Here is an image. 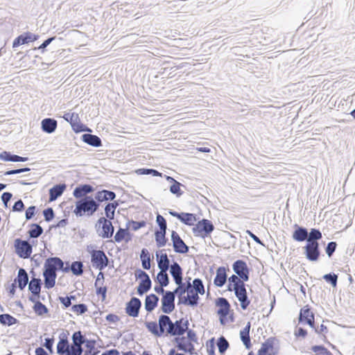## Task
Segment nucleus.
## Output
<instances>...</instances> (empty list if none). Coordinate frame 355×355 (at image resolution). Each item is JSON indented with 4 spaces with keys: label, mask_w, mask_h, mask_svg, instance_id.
<instances>
[{
    "label": "nucleus",
    "mask_w": 355,
    "mask_h": 355,
    "mask_svg": "<svg viewBox=\"0 0 355 355\" xmlns=\"http://www.w3.org/2000/svg\"><path fill=\"white\" fill-rule=\"evenodd\" d=\"M233 291L235 296L240 302L241 309L243 310H246L251 302L248 295L246 284L234 289Z\"/></svg>",
    "instance_id": "obj_15"
},
{
    "label": "nucleus",
    "mask_w": 355,
    "mask_h": 355,
    "mask_svg": "<svg viewBox=\"0 0 355 355\" xmlns=\"http://www.w3.org/2000/svg\"><path fill=\"white\" fill-rule=\"evenodd\" d=\"M171 322H172V320H171V318L168 315H167L166 313L162 314L159 316L158 325H159V328L162 330V336L164 335V334L166 336H167L166 335V329L169 328V327H171Z\"/></svg>",
    "instance_id": "obj_38"
},
{
    "label": "nucleus",
    "mask_w": 355,
    "mask_h": 355,
    "mask_svg": "<svg viewBox=\"0 0 355 355\" xmlns=\"http://www.w3.org/2000/svg\"><path fill=\"white\" fill-rule=\"evenodd\" d=\"M80 139L84 143L92 147L98 148L103 146L101 139L98 136L91 133H84Z\"/></svg>",
    "instance_id": "obj_27"
},
{
    "label": "nucleus",
    "mask_w": 355,
    "mask_h": 355,
    "mask_svg": "<svg viewBox=\"0 0 355 355\" xmlns=\"http://www.w3.org/2000/svg\"><path fill=\"white\" fill-rule=\"evenodd\" d=\"M304 254L307 260L311 262H317L321 256L320 243H306L303 247Z\"/></svg>",
    "instance_id": "obj_7"
},
{
    "label": "nucleus",
    "mask_w": 355,
    "mask_h": 355,
    "mask_svg": "<svg viewBox=\"0 0 355 355\" xmlns=\"http://www.w3.org/2000/svg\"><path fill=\"white\" fill-rule=\"evenodd\" d=\"M84 349L83 346L73 347L71 345V348L69 349H67V352L64 354V355H82Z\"/></svg>",
    "instance_id": "obj_64"
},
{
    "label": "nucleus",
    "mask_w": 355,
    "mask_h": 355,
    "mask_svg": "<svg viewBox=\"0 0 355 355\" xmlns=\"http://www.w3.org/2000/svg\"><path fill=\"white\" fill-rule=\"evenodd\" d=\"M58 122L53 118H45L41 122V129L44 132L51 134L57 128Z\"/></svg>",
    "instance_id": "obj_30"
},
{
    "label": "nucleus",
    "mask_w": 355,
    "mask_h": 355,
    "mask_svg": "<svg viewBox=\"0 0 355 355\" xmlns=\"http://www.w3.org/2000/svg\"><path fill=\"white\" fill-rule=\"evenodd\" d=\"M132 234L126 228H122L119 227V230L114 235V241L116 243H121L122 241H125V243H128L132 240Z\"/></svg>",
    "instance_id": "obj_33"
},
{
    "label": "nucleus",
    "mask_w": 355,
    "mask_h": 355,
    "mask_svg": "<svg viewBox=\"0 0 355 355\" xmlns=\"http://www.w3.org/2000/svg\"><path fill=\"white\" fill-rule=\"evenodd\" d=\"M214 228V225L211 220L202 218L198 221L196 225L194 224L192 232L195 236L205 239L210 236Z\"/></svg>",
    "instance_id": "obj_4"
},
{
    "label": "nucleus",
    "mask_w": 355,
    "mask_h": 355,
    "mask_svg": "<svg viewBox=\"0 0 355 355\" xmlns=\"http://www.w3.org/2000/svg\"><path fill=\"white\" fill-rule=\"evenodd\" d=\"M116 195L115 192L107 189H102L95 193L94 198L97 200L99 206L104 201L114 200Z\"/></svg>",
    "instance_id": "obj_24"
},
{
    "label": "nucleus",
    "mask_w": 355,
    "mask_h": 355,
    "mask_svg": "<svg viewBox=\"0 0 355 355\" xmlns=\"http://www.w3.org/2000/svg\"><path fill=\"white\" fill-rule=\"evenodd\" d=\"M115 210L116 209L112 206V204H110V202L107 203L105 207V218L112 220L114 218Z\"/></svg>",
    "instance_id": "obj_62"
},
{
    "label": "nucleus",
    "mask_w": 355,
    "mask_h": 355,
    "mask_svg": "<svg viewBox=\"0 0 355 355\" xmlns=\"http://www.w3.org/2000/svg\"><path fill=\"white\" fill-rule=\"evenodd\" d=\"M95 228L97 234L103 239H110L113 236L114 227L112 225V220H107L105 217H100L96 223Z\"/></svg>",
    "instance_id": "obj_3"
},
{
    "label": "nucleus",
    "mask_w": 355,
    "mask_h": 355,
    "mask_svg": "<svg viewBox=\"0 0 355 355\" xmlns=\"http://www.w3.org/2000/svg\"><path fill=\"white\" fill-rule=\"evenodd\" d=\"M175 284L177 285V287L171 291V293H173L175 296L177 295L179 299H181L186 293L185 283L183 282V280H180L175 282Z\"/></svg>",
    "instance_id": "obj_51"
},
{
    "label": "nucleus",
    "mask_w": 355,
    "mask_h": 355,
    "mask_svg": "<svg viewBox=\"0 0 355 355\" xmlns=\"http://www.w3.org/2000/svg\"><path fill=\"white\" fill-rule=\"evenodd\" d=\"M28 291L33 292V291H41L42 286V279H31V281H28Z\"/></svg>",
    "instance_id": "obj_58"
},
{
    "label": "nucleus",
    "mask_w": 355,
    "mask_h": 355,
    "mask_svg": "<svg viewBox=\"0 0 355 355\" xmlns=\"http://www.w3.org/2000/svg\"><path fill=\"white\" fill-rule=\"evenodd\" d=\"M199 294L200 293L193 292V293L191 295V297L189 298V297H183L182 298L178 300V304H182L187 306H190L191 307H196L199 304Z\"/></svg>",
    "instance_id": "obj_35"
},
{
    "label": "nucleus",
    "mask_w": 355,
    "mask_h": 355,
    "mask_svg": "<svg viewBox=\"0 0 355 355\" xmlns=\"http://www.w3.org/2000/svg\"><path fill=\"white\" fill-rule=\"evenodd\" d=\"M329 330L326 325L321 324L320 326L317 327V329H315V333L320 335L322 336V340L327 343L330 344L332 347H335L333 345H331L327 340L326 334L328 333Z\"/></svg>",
    "instance_id": "obj_59"
},
{
    "label": "nucleus",
    "mask_w": 355,
    "mask_h": 355,
    "mask_svg": "<svg viewBox=\"0 0 355 355\" xmlns=\"http://www.w3.org/2000/svg\"><path fill=\"white\" fill-rule=\"evenodd\" d=\"M39 35L34 34L31 32L26 31L18 35L12 42V48L16 49L21 45L33 42L39 39Z\"/></svg>",
    "instance_id": "obj_13"
},
{
    "label": "nucleus",
    "mask_w": 355,
    "mask_h": 355,
    "mask_svg": "<svg viewBox=\"0 0 355 355\" xmlns=\"http://www.w3.org/2000/svg\"><path fill=\"white\" fill-rule=\"evenodd\" d=\"M175 296L171 291H168L161 299V311L166 314H170L175 309Z\"/></svg>",
    "instance_id": "obj_11"
},
{
    "label": "nucleus",
    "mask_w": 355,
    "mask_h": 355,
    "mask_svg": "<svg viewBox=\"0 0 355 355\" xmlns=\"http://www.w3.org/2000/svg\"><path fill=\"white\" fill-rule=\"evenodd\" d=\"M185 334H187V336H184V340L183 342L198 343V338L197 334L193 329L188 327Z\"/></svg>",
    "instance_id": "obj_60"
},
{
    "label": "nucleus",
    "mask_w": 355,
    "mask_h": 355,
    "mask_svg": "<svg viewBox=\"0 0 355 355\" xmlns=\"http://www.w3.org/2000/svg\"><path fill=\"white\" fill-rule=\"evenodd\" d=\"M15 252L19 258L28 259L32 254V245L29 240L17 238L14 241Z\"/></svg>",
    "instance_id": "obj_6"
},
{
    "label": "nucleus",
    "mask_w": 355,
    "mask_h": 355,
    "mask_svg": "<svg viewBox=\"0 0 355 355\" xmlns=\"http://www.w3.org/2000/svg\"><path fill=\"white\" fill-rule=\"evenodd\" d=\"M96 340L95 339H87L85 346L87 350L83 355H98L100 351L96 347Z\"/></svg>",
    "instance_id": "obj_45"
},
{
    "label": "nucleus",
    "mask_w": 355,
    "mask_h": 355,
    "mask_svg": "<svg viewBox=\"0 0 355 355\" xmlns=\"http://www.w3.org/2000/svg\"><path fill=\"white\" fill-rule=\"evenodd\" d=\"M140 260L141 262L142 268L144 270H150V254L146 248H143L140 253Z\"/></svg>",
    "instance_id": "obj_44"
},
{
    "label": "nucleus",
    "mask_w": 355,
    "mask_h": 355,
    "mask_svg": "<svg viewBox=\"0 0 355 355\" xmlns=\"http://www.w3.org/2000/svg\"><path fill=\"white\" fill-rule=\"evenodd\" d=\"M154 235L156 245L158 248L164 247L168 241V238L166 236V231H158V230H155Z\"/></svg>",
    "instance_id": "obj_39"
},
{
    "label": "nucleus",
    "mask_w": 355,
    "mask_h": 355,
    "mask_svg": "<svg viewBox=\"0 0 355 355\" xmlns=\"http://www.w3.org/2000/svg\"><path fill=\"white\" fill-rule=\"evenodd\" d=\"M69 333L65 334L62 332L59 336V342L57 344V353L60 355L64 354L67 352V349L71 348L67 335Z\"/></svg>",
    "instance_id": "obj_28"
},
{
    "label": "nucleus",
    "mask_w": 355,
    "mask_h": 355,
    "mask_svg": "<svg viewBox=\"0 0 355 355\" xmlns=\"http://www.w3.org/2000/svg\"><path fill=\"white\" fill-rule=\"evenodd\" d=\"M33 309L36 315L42 316L49 313V309L46 306L42 304L40 301L35 302L33 306Z\"/></svg>",
    "instance_id": "obj_53"
},
{
    "label": "nucleus",
    "mask_w": 355,
    "mask_h": 355,
    "mask_svg": "<svg viewBox=\"0 0 355 355\" xmlns=\"http://www.w3.org/2000/svg\"><path fill=\"white\" fill-rule=\"evenodd\" d=\"M171 240L175 252L178 254H187L189 252V247L184 243L176 231H171Z\"/></svg>",
    "instance_id": "obj_9"
},
{
    "label": "nucleus",
    "mask_w": 355,
    "mask_h": 355,
    "mask_svg": "<svg viewBox=\"0 0 355 355\" xmlns=\"http://www.w3.org/2000/svg\"><path fill=\"white\" fill-rule=\"evenodd\" d=\"M141 305V301L138 297H132L125 304V313L130 317H137Z\"/></svg>",
    "instance_id": "obj_12"
},
{
    "label": "nucleus",
    "mask_w": 355,
    "mask_h": 355,
    "mask_svg": "<svg viewBox=\"0 0 355 355\" xmlns=\"http://www.w3.org/2000/svg\"><path fill=\"white\" fill-rule=\"evenodd\" d=\"M166 250H160L156 252V261L157 263V267L159 270H168L171 267V261L168 257V255L165 252Z\"/></svg>",
    "instance_id": "obj_17"
},
{
    "label": "nucleus",
    "mask_w": 355,
    "mask_h": 355,
    "mask_svg": "<svg viewBox=\"0 0 355 355\" xmlns=\"http://www.w3.org/2000/svg\"><path fill=\"white\" fill-rule=\"evenodd\" d=\"M198 220L197 216L193 213L180 212L179 220L188 226H193Z\"/></svg>",
    "instance_id": "obj_37"
},
{
    "label": "nucleus",
    "mask_w": 355,
    "mask_h": 355,
    "mask_svg": "<svg viewBox=\"0 0 355 355\" xmlns=\"http://www.w3.org/2000/svg\"><path fill=\"white\" fill-rule=\"evenodd\" d=\"M66 189L67 185L64 183L57 184L53 186L49 191V201L53 202L56 200L62 195Z\"/></svg>",
    "instance_id": "obj_25"
},
{
    "label": "nucleus",
    "mask_w": 355,
    "mask_h": 355,
    "mask_svg": "<svg viewBox=\"0 0 355 355\" xmlns=\"http://www.w3.org/2000/svg\"><path fill=\"white\" fill-rule=\"evenodd\" d=\"M99 204L95 198L92 196H86L76 202V208L73 213L78 217H81L84 215L92 216L99 209Z\"/></svg>",
    "instance_id": "obj_1"
},
{
    "label": "nucleus",
    "mask_w": 355,
    "mask_h": 355,
    "mask_svg": "<svg viewBox=\"0 0 355 355\" xmlns=\"http://www.w3.org/2000/svg\"><path fill=\"white\" fill-rule=\"evenodd\" d=\"M91 263L94 268L103 270L110 265V259L103 250H98L91 257Z\"/></svg>",
    "instance_id": "obj_8"
},
{
    "label": "nucleus",
    "mask_w": 355,
    "mask_h": 355,
    "mask_svg": "<svg viewBox=\"0 0 355 355\" xmlns=\"http://www.w3.org/2000/svg\"><path fill=\"white\" fill-rule=\"evenodd\" d=\"M152 287V281L150 277H148L139 281V285L137 287V293L139 296H142L148 292Z\"/></svg>",
    "instance_id": "obj_36"
},
{
    "label": "nucleus",
    "mask_w": 355,
    "mask_h": 355,
    "mask_svg": "<svg viewBox=\"0 0 355 355\" xmlns=\"http://www.w3.org/2000/svg\"><path fill=\"white\" fill-rule=\"evenodd\" d=\"M294 231L292 234V238L294 241L297 242H306L307 236L309 235L308 230L303 227L300 226L298 224H295L293 225Z\"/></svg>",
    "instance_id": "obj_20"
},
{
    "label": "nucleus",
    "mask_w": 355,
    "mask_h": 355,
    "mask_svg": "<svg viewBox=\"0 0 355 355\" xmlns=\"http://www.w3.org/2000/svg\"><path fill=\"white\" fill-rule=\"evenodd\" d=\"M149 332L156 337H162V330L159 328L158 323L156 321H146L144 323Z\"/></svg>",
    "instance_id": "obj_46"
},
{
    "label": "nucleus",
    "mask_w": 355,
    "mask_h": 355,
    "mask_svg": "<svg viewBox=\"0 0 355 355\" xmlns=\"http://www.w3.org/2000/svg\"><path fill=\"white\" fill-rule=\"evenodd\" d=\"M246 282L241 279L238 275L233 274L228 278L227 291H232L239 287L245 285V282Z\"/></svg>",
    "instance_id": "obj_34"
},
{
    "label": "nucleus",
    "mask_w": 355,
    "mask_h": 355,
    "mask_svg": "<svg viewBox=\"0 0 355 355\" xmlns=\"http://www.w3.org/2000/svg\"><path fill=\"white\" fill-rule=\"evenodd\" d=\"M87 339L81 331H76L73 332L71 336L72 345L74 347L83 346V345H85Z\"/></svg>",
    "instance_id": "obj_40"
},
{
    "label": "nucleus",
    "mask_w": 355,
    "mask_h": 355,
    "mask_svg": "<svg viewBox=\"0 0 355 355\" xmlns=\"http://www.w3.org/2000/svg\"><path fill=\"white\" fill-rule=\"evenodd\" d=\"M215 304L219 308L216 311L218 315H225V313H229L231 305L226 298L223 297L216 298Z\"/></svg>",
    "instance_id": "obj_29"
},
{
    "label": "nucleus",
    "mask_w": 355,
    "mask_h": 355,
    "mask_svg": "<svg viewBox=\"0 0 355 355\" xmlns=\"http://www.w3.org/2000/svg\"><path fill=\"white\" fill-rule=\"evenodd\" d=\"M28 279V274L26 272V270L23 268H20L18 270L17 277L14 279V283H15L16 284L21 283L28 284L29 281Z\"/></svg>",
    "instance_id": "obj_48"
},
{
    "label": "nucleus",
    "mask_w": 355,
    "mask_h": 355,
    "mask_svg": "<svg viewBox=\"0 0 355 355\" xmlns=\"http://www.w3.org/2000/svg\"><path fill=\"white\" fill-rule=\"evenodd\" d=\"M71 310L76 313L77 315H83L85 313L87 310V306L85 304L80 303L71 306Z\"/></svg>",
    "instance_id": "obj_61"
},
{
    "label": "nucleus",
    "mask_w": 355,
    "mask_h": 355,
    "mask_svg": "<svg viewBox=\"0 0 355 355\" xmlns=\"http://www.w3.org/2000/svg\"><path fill=\"white\" fill-rule=\"evenodd\" d=\"M311 349L315 353L316 355H333V354L322 345H313Z\"/></svg>",
    "instance_id": "obj_55"
},
{
    "label": "nucleus",
    "mask_w": 355,
    "mask_h": 355,
    "mask_svg": "<svg viewBox=\"0 0 355 355\" xmlns=\"http://www.w3.org/2000/svg\"><path fill=\"white\" fill-rule=\"evenodd\" d=\"M338 275L331 272L323 275L322 279L327 283L330 284L332 287L336 288L338 284Z\"/></svg>",
    "instance_id": "obj_56"
},
{
    "label": "nucleus",
    "mask_w": 355,
    "mask_h": 355,
    "mask_svg": "<svg viewBox=\"0 0 355 355\" xmlns=\"http://www.w3.org/2000/svg\"><path fill=\"white\" fill-rule=\"evenodd\" d=\"M167 271L168 270H159L155 279V280L162 286V287H166L170 283V279Z\"/></svg>",
    "instance_id": "obj_47"
},
{
    "label": "nucleus",
    "mask_w": 355,
    "mask_h": 355,
    "mask_svg": "<svg viewBox=\"0 0 355 355\" xmlns=\"http://www.w3.org/2000/svg\"><path fill=\"white\" fill-rule=\"evenodd\" d=\"M193 291L200 293V295H204L205 293V286L203 284V282L200 278H195L193 280Z\"/></svg>",
    "instance_id": "obj_54"
},
{
    "label": "nucleus",
    "mask_w": 355,
    "mask_h": 355,
    "mask_svg": "<svg viewBox=\"0 0 355 355\" xmlns=\"http://www.w3.org/2000/svg\"><path fill=\"white\" fill-rule=\"evenodd\" d=\"M337 246L338 244L336 241H330L327 244L324 250L329 258H331L333 256L336 250Z\"/></svg>",
    "instance_id": "obj_63"
},
{
    "label": "nucleus",
    "mask_w": 355,
    "mask_h": 355,
    "mask_svg": "<svg viewBox=\"0 0 355 355\" xmlns=\"http://www.w3.org/2000/svg\"><path fill=\"white\" fill-rule=\"evenodd\" d=\"M181 187H185L184 185L177 181L170 186L169 191L171 193L175 195L177 198H180L183 194Z\"/></svg>",
    "instance_id": "obj_57"
},
{
    "label": "nucleus",
    "mask_w": 355,
    "mask_h": 355,
    "mask_svg": "<svg viewBox=\"0 0 355 355\" xmlns=\"http://www.w3.org/2000/svg\"><path fill=\"white\" fill-rule=\"evenodd\" d=\"M19 323V320L9 313H3L0 315V324L3 326L10 327Z\"/></svg>",
    "instance_id": "obj_41"
},
{
    "label": "nucleus",
    "mask_w": 355,
    "mask_h": 355,
    "mask_svg": "<svg viewBox=\"0 0 355 355\" xmlns=\"http://www.w3.org/2000/svg\"><path fill=\"white\" fill-rule=\"evenodd\" d=\"M44 284L46 289H51L55 285L57 273L44 266L43 272Z\"/></svg>",
    "instance_id": "obj_18"
},
{
    "label": "nucleus",
    "mask_w": 355,
    "mask_h": 355,
    "mask_svg": "<svg viewBox=\"0 0 355 355\" xmlns=\"http://www.w3.org/2000/svg\"><path fill=\"white\" fill-rule=\"evenodd\" d=\"M71 128L76 133L92 132V130L90 128L80 121V118H78V119L72 124Z\"/></svg>",
    "instance_id": "obj_49"
},
{
    "label": "nucleus",
    "mask_w": 355,
    "mask_h": 355,
    "mask_svg": "<svg viewBox=\"0 0 355 355\" xmlns=\"http://www.w3.org/2000/svg\"><path fill=\"white\" fill-rule=\"evenodd\" d=\"M64 264H66V263L60 257H50L45 260L44 266L56 273L58 271H61L65 273Z\"/></svg>",
    "instance_id": "obj_14"
},
{
    "label": "nucleus",
    "mask_w": 355,
    "mask_h": 355,
    "mask_svg": "<svg viewBox=\"0 0 355 355\" xmlns=\"http://www.w3.org/2000/svg\"><path fill=\"white\" fill-rule=\"evenodd\" d=\"M232 269L234 273L238 275L241 279L244 281L249 280L250 269L244 260H236L232 264Z\"/></svg>",
    "instance_id": "obj_10"
},
{
    "label": "nucleus",
    "mask_w": 355,
    "mask_h": 355,
    "mask_svg": "<svg viewBox=\"0 0 355 355\" xmlns=\"http://www.w3.org/2000/svg\"><path fill=\"white\" fill-rule=\"evenodd\" d=\"M94 191V188L89 184H83L78 185L73 191V196L76 199H80L89 193H92Z\"/></svg>",
    "instance_id": "obj_21"
},
{
    "label": "nucleus",
    "mask_w": 355,
    "mask_h": 355,
    "mask_svg": "<svg viewBox=\"0 0 355 355\" xmlns=\"http://www.w3.org/2000/svg\"><path fill=\"white\" fill-rule=\"evenodd\" d=\"M168 270L174 282L183 280V269L177 261H173Z\"/></svg>",
    "instance_id": "obj_31"
},
{
    "label": "nucleus",
    "mask_w": 355,
    "mask_h": 355,
    "mask_svg": "<svg viewBox=\"0 0 355 355\" xmlns=\"http://www.w3.org/2000/svg\"><path fill=\"white\" fill-rule=\"evenodd\" d=\"M315 314L311 311V307L307 304L300 310L298 322L300 324H305L311 323V320H314Z\"/></svg>",
    "instance_id": "obj_19"
},
{
    "label": "nucleus",
    "mask_w": 355,
    "mask_h": 355,
    "mask_svg": "<svg viewBox=\"0 0 355 355\" xmlns=\"http://www.w3.org/2000/svg\"><path fill=\"white\" fill-rule=\"evenodd\" d=\"M184 337L173 338L172 342L175 344V347L180 351H182L190 355L196 354L193 343L183 342Z\"/></svg>",
    "instance_id": "obj_16"
},
{
    "label": "nucleus",
    "mask_w": 355,
    "mask_h": 355,
    "mask_svg": "<svg viewBox=\"0 0 355 355\" xmlns=\"http://www.w3.org/2000/svg\"><path fill=\"white\" fill-rule=\"evenodd\" d=\"M137 175H150L154 177H162V173L154 168H141L135 171Z\"/></svg>",
    "instance_id": "obj_52"
},
{
    "label": "nucleus",
    "mask_w": 355,
    "mask_h": 355,
    "mask_svg": "<svg viewBox=\"0 0 355 355\" xmlns=\"http://www.w3.org/2000/svg\"><path fill=\"white\" fill-rule=\"evenodd\" d=\"M216 345L218 349V352L223 355L230 347V343L228 340L223 336H220L216 340Z\"/></svg>",
    "instance_id": "obj_50"
},
{
    "label": "nucleus",
    "mask_w": 355,
    "mask_h": 355,
    "mask_svg": "<svg viewBox=\"0 0 355 355\" xmlns=\"http://www.w3.org/2000/svg\"><path fill=\"white\" fill-rule=\"evenodd\" d=\"M322 238V233L319 229L311 228L307 236L306 243H319V241Z\"/></svg>",
    "instance_id": "obj_43"
},
{
    "label": "nucleus",
    "mask_w": 355,
    "mask_h": 355,
    "mask_svg": "<svg viewBox=\"0 0 355 355\" xmlns=\"http://www.w3.org/2000/svg\"><path fill=\"white\" fill-rule=\"evenodd\" d=\"M0 159L3 162H25L28 160V157H21L12 154L10 151L3 150L0 153Z\"/></svg>",
    "instance_id": "obj_26"
},
{
    "label": "nucleus",
    "mask_w": 355,
    "mask_h": 355,
    "mask_svg": "<svg viewBox=\"0 0 355 355\" xmlns=\"http://www.w3.org/2000/svg\"><path fill=\"white\" fill-rule=\"evenodd\" d=\"M189 325L190 323L187 318H181L175 322L172 321L171 327L166 329V335L174 338L184 337V334Z\"/></svg>",
    "instance_id": "obj_2"
},
{
    "label": "nucleus",
    "mask_w": 355,
    "mask_h": 355,
    "mask_svg": "<svg viewBox=\"0 0 355 355\" xmlns=\"http://www.w3.org/2000/svg\"><path fill=\"white\" fill-rule=\"evenodd\" d=\"M279 340L276 337H270L261 343L257 355H277L279 353Z\"/></svg>",
    "instance_id": "obj_5"
},
{
    "label": "nucleus",
    "mask_w": 355,
    "mask_h": 355,
    "mask_svg": "<svg viewBox=\"0 0 355 355\" xmlns=\"http://www.w3.org/2000/svg\"><path fill=\"white\" fill-rule=\"evenodd\" d=\"M29 226L30 229L27 233L30 239H37L44 232L42 227L38 223H32Z\"/></svg>",
    "instance_id": "obj_42"
},
{
    "label": "nucleus",
    "mask_w": 355,
    "mask_h": 355,
    "mask_svg": "<svg viewBox=\"0 0 355 355\" xmlns=\"http://www.w3.org/2000/svg\"><path fill=\"white\" fill-rule=\"evenodd\" d=\"M159 297L154 294L150 293L146 296L144 307L148 313H151L158 305Z\"/></svg>",
    "instance_id": "obj_32"
},
{
    "label": "nucleus",
    "mask_w": 355,
    "mask_h": 355,
    "mask_svg": "<svg viewBox=\"0 0 355 355\" xmlns=\"http://www.w3.org/2000/svg\"><path fill=\"white\" fill-rule=\"evenodd\" d=\"M230 270L228 268L220 266L216 270V275L214 279V284L217 287H222L225 285L227 279V271Z\"/></svg>",
    "instance_id": "obj_23"
},
{
    "label": "nucleus",
    "mask_w": 355,
    "mask_h": 355,
    "mask_svg": "<svg viewBox=\"0 0 355 355\" xmlns=\"http://www.w3.org/2000/svg\"><path fill=\"white\" fill-rule=\"evenodd\" d=\"M65 273L71 271L72 274L76 276H80L83 274L84 265L82 261H74L71 263V265L69 264V261H65Z\"/></svg>",
    "instance_id": "obj_22"
}]
</instances>
